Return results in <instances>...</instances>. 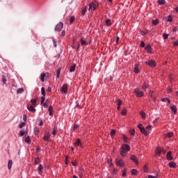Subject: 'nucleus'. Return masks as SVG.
<instances>
[{
  "mask_svg": "<svg viewBox=\"0 0 178 178\" xmlns=\"http://www.w3.org/2000/svg\"><path fill=\"white\" fill-rule=\"evenodd\" d=\"M27 109L28 111L31 112H35V108H34L31 104H28L27 105Z\"/></svg>",
  "mask_w": 178,
  "mask_h": 178,
  "instance_id": "10",
  "label": "nucleus"
},
{
  "mask_svg": "<svg viewBox=\"0 0 178 178\" xmlns=\"http://www.w3.org/2000/svg\"><path fill=\"white\" fill-rule=\"evenodd\" d=\"M89 10H92V3H89Z\"/></svg>",
  "mask_w": 178,
  "mask_h": 178,
  "instance_id": "61",
  "label": "nucleus"
},
{
  "mask_svg": "<svg viewBox=\"0 0 178 178\" xmlns=\"http://www.w3.org/2000/svg\"><path fill=\"white\" fill-rule=\"evenodd\" d=\"M67 159H69V156H66L65 157V165H69V161Z\"/></svg>",
  "mask_w": 178,
  "mask_h": 178,
  "instance_id": "53",
  "label": "nucleus"
},
{
  "mask_svg": "<svg viewBox=\"0 0 178 178\" xmlns=\"http://www.w3.org/2000/svg\"><path fill=\"white\" fill-rule=\"evenodd\" d=\"M140 47H142V48L145 47V43L144 42V41H142V42H140Z\"/></svg>",
  "mask_w": 178,
  "mask_h": 178,
  "instance_id": "57",
  "label": "nucleus"
},
{
  "mask_svg": "<svg viewBox=\"0 0 178 178\" xmlns=\"http://www.w3.org/2000/svg\"><path fill=\"white\" fill-rule=\"evenodd\" d=\"M130 160L133 161V162H134L136 165H138V161L137 160V156H136L135 155H131L130 156Z\"/></svg>",
  "mask_w": 178,
  "mask_h": 178,
  "instance_id": "6",
  "label": "nucleus"
},
{
  "mask_svg": "<svg viewBox=\"0 0 178 178\" xmlns=\"http://www.w3.org/2000/svg\"><path fill=\"white\" fill-rule=\"evenodd\" d=\"M115 134H116V130L111 129V137H113V136H115Z\"/></svg>",
  "mask_w": 178,
  "mask_h": 178,
  "instance_id": "43",
  "label": "nucleus"
},
{
  "mask_svg": "<svg viewBox=\"0 0 178 178\" xmlns=\"http://www.w3.org/2000/svg\"><path fill=\"white\" fill-rule=\"evenodd\" d=\"M122 104H123V102L120 99H118V103H117L118 106H120V105H122Z\"/></svg>",
  "mask_w": 178,
  "mask_h": 178,
  "instance_id": "50",
  "label": "nucleus"
},
{
  "mask_svg": "<svg viewBox=\"0 0 178 178\" xmlns=\"http://www.w3.org/2000/svg\"><path fill=\"white\" fill-rule=\"evenodd\" d=\"M49 137H51V134H49V132L46 133L43 137V140L44 141H48V140H49Z\"/></svg>",
  "mask_w": 178,
  "mask_h": 178,
  "instance_id": "11",
  "label": "nucleus"
},
{
  "mask_svg": "<svg viewBox=\"0 0 178 178\" xmlns=\"http://www.w3.org/2000/svg\"><path fill=\"white\" fill-rule=\"evenodd\" d=\"M149 88V84L147 83H144L142 86V90H144V91H147V88Z\"/></svg>",
  "mask_w": 178,
  "mask_h": 178,
  "instance_id": "16",
  "label": "nucleus"
},
{
  "mask_svg": "<svg viewBox=\"0 0 178 178\" xmlns=\"http://www.w3.org/2000/svg\"><path fill=\"white\" fill-rule=\"evenodd\" d=\"M140 115L143 119H145V113L144 111H140Z\"/></svg>",
  "mask_w": 178,
  "mask_h": 178,
  "instance_id": "42",
  "label": "nucleus"
},
{
  "mask_svg": "<svg viewBox=\"0 0 178 178\" xmlns=\"http://www.w3.org/2000/svg\"><path fill=\"white\" fill-rule=\"evenodd\" d=\"M92 11L95 10L97 9V7L98 6V4L97 3H92Z\"/></svg>",
  "mask_w": 178,
  "mask_h": 178,
  "instance_id": "34",
  "label": "nucleus"
},
{
  "mask_svg": "<svg viewBox=\"0 0 178 178\" xmlns=\"http://www.w3.org/2000/svg\"><path fill=\"white\" fill-rule=\"evenodd\" d=\"M56 131H58V127H54V129H53V132H52V135L53 136H55L56 135Z\"/></svg>",
  "mask_w": 178,
  "mask_h": 178,
  "instance_id": "29",
  "label": "nucleus"
},
{
  "mask_svg": "<svg viewBox=\"0 0 178 178\" xmlns=\"http://www.w3.org/2000/svg\"><path fill=\"white\" fill-rule=\"evenodd\" d=\"M159 5H165L166 1L165 0H158Z\"/></svg>",
  "mask_w": 178,
  "mask_h": 178,
  "instance_id": "30",
  "label": "nucleus"
},
{
  "mask_svg": "<svg viewBox=\"0 0 178 178\" xmlns=\"http://www.w3.org/2000/svg\"><path fill=\"white\" fill-rule=\"evenodd\" d=\"M86 12H87V6H83L81 9V16H84L86 15Z\"/></svg>",
  "mask_w": 178,
  "mask_h": 178,
  "instance_id": "20",
  "label": "nucleus"
},
{
  "mask_svg": "<svg viewBox=\"0 0 178 178\" xmlns=\"http://www.w3.org/2000/svg\"><path fill=\"white\" fill-rule=\"evenodd\" d=\"M145 50L147 51V54H152V47H151L150 44H147L145 47Z\"/></svg>",
  "mask_w": 178,
  "mask_h": 178,
  "instance_id": "5",
  "label": "nucleus"
},
{
  "mask_svg": "<svg viewBox=\"0 0 178 178\" xmlns=\"http://www.w3.org/2000/svg\"><path fill=\"white\" fill-rule=\"evenodd\" d=\"M129 133H130L131 136H134L136 134V130L131 129V130H129Z\"/></svg>",
  "mask_w": 178,
  "mask_h": 178,
  "instance_id": "44",
  "label": "nucleus"
},
{
  "mask_svg": "<svg viewBox=\"0 0 178 178\" xmlns=\"http://www.w3.org/2000/svg\"><path fill=\"white\" fill-rule=\"evenodd\" d=\"M170 108L172 112H173V113H175V115H176V113H177V107H176L175 105L171 106Z\"/></svg>",
  "mask_w": 178,
  "mask_h": 178,
  "instance_id": "12",
  "label": "nucleus"
},
{
  "mask_svg": "<svg viewBox=\"0 0 178 178\" xmlns=\"http://www.w3.org/2000/svg\"><path fill=\"white\" fill-rule=\"evenodd\" d=\"M116 163L118 166H120L121 168H123V166H124V163L123 162V160L117 159Z\"/></svg>",
  "mask_w": 178,
  "mask_h": 178,
  "instance_id": "7",
  "label": "nucleus"
},
{
  "mask_svg": "<svg viewBox=\"0 0 178 178\" xmlns=\"http://www.w3.org/2000/svg\"><path fill=\"white\" fill-rule=\"evenodd\" d=\"M174 45H175V47H177V45H178V40L174 42Z\"/></svg>",
  "mask_w": 178,
  "mask_h": 178,
  "instance_id": "64",
  "label": "nucleus"
},
{
  "mask_svg": "<svg viewBox=\"0 0 178 178\" xmlns=\"http://www.w3.org/2000/svg\"><path fill=\"white\" fill-rule=\"evenodd\" d=\"M22 92H24V88H19V89H17V93L22 94Z\"/></svg>",
  "mask_w": 178,
  "mask_h": 178,
  "instance_id": "33",
  "label": "nucleus"
},
{
  "mask_svg": "<svg viewBox=\"0 0 178 178\" xmlns=\"http://www.w3.org/2000/svg\"><path fill=\"white\" fill-rule=\"evenodd\" d=\"M106 24L107 26H112V22H111V19H108L106 20Z\"/></svg>",
  "mask_w": 178,
  "mask_h": 178,
  "instance_id": "39",
  "label": "nucleus"
},
{
  "mask_svg": "<svg viewBox=\"0 0 178 178\" xmlns=\"http://www.w3.org/2000/svg\"><path fill=\"white\" fill-rule=\"evenodd\" d=\"M40 163V158L37 157L35 159V165H38Z\"/></svg>",
  "mask_w": 178,
  "mask_h": 178,
  "instance_id": "45",
  "label": "nucleus"
},
{
  "mask_svg": "<svg viewBox=\"0 0 178 178\" xmlns=\"http://www.w3.org/2000/svg\"><path fill=\"white\" fill-rule=\"evenodd\" d=\"M60 76V69H58L57 70V74H56L57 79H59Z\"/></svg>",
  "mask_w": 178,
  "mask_h": 178,
  "instance_id": "46",
  "label": "nucleus"
},
{
  "mask_svg": "<svg viewBox=\"0 0 178 178\" xmlns=\"http://www.w3.org/2000/svg\"><path fill=\"white\" fill-rule=\"evenodd\" d=\"M74 70H76V64H74L70 68V73H73V72H74Z\"/></svg>",
  "mask_w": 178,
  "mask_h": 178,
  "instance_id": "24",
  "label": "nucleus"
},
{
  "mask_svg": "<svg viewBox=\"0 0 178 178\" xmlns=\"http://www.w3.org/2000/svg\"><path fill=\"white\" fill-rule=\"evenodd\" d=\"M34 131H35V135L38 136V134L40 133V129H38V127H35L34 129Z\"/></svg>",
  "mask_w": 178,
  "mask_h": 178,
  "instance_id": "37",
  "label": "nucleus"
},
{
  "mask_svg": "<svg viewBox=\"0 0 178 178\" xmlns=\"http://www.w3.org/2000/svg\"><path fill=\"white\" fill-rule=\"evenodd\" d=\"M44 170V166H42V164H40L38 167V173L39 175H42L43 170Z\"/></svg>",
  "mask_w": 178,
  "mask_h": 178,
  "instance_id": "15",
  "label": "nucleus"
},
{
  "mask_svg": "<svg viewBox=\"0 0 178 178\" xmlns=\"http://www.w3.org/2000/svg\"><path fill=\"white\" fill-rule=\"evenodd\" d=\"M53 44L55 48H56V41H55V39H53Z\"/></svg>",
  "mask_w": 178,
  "mask_h": 178,
  "instance_id": "63",
  "label": "nucleus"
},
{
  "mask_svg": "<svg viewBox=\"0 0 178 178\" xmlns=\"http://www.w3.org/2000/svg\"><path fill=\"white\" fill-rule=\"evenodd\" d=\"M75 145H76L77 147L81 145V140H80V139H77L76 142L75 143Z\"/></svg>",
  "mask_w": 178,
  "mask_h": 178,
  "instance_id": "36",
  "label": "nucleus"
},
{
  "mask_svg": "<svg viewBox=\"0 0 178 178\" xmlns=\"http://www.w3.org/2000/svg\"><path fill=\"white\" fill-rule=\"evenodd\" d=\"M81 45H88V43L87 42V41L81 39Z\"/></svg>",
  "mask_w": 178,
  "mask_h": 178,
  "instance_id": "31",
  "label": "nucleus"
},
{
  "mask_svg": "<svg viewBox=\"0 0 178 178\" xmlns=\"http://www.w3.org/2000/svg\"><path fill=\"white\" fill-rule=\"evenodd\" d=\"M24 126H26V122H22L19 124V129H23V127H24Z\"/></svg>",
  "mask_w": 178,
  "mask_h": 178,
  "instance_id": "47",
  "label": "nucleus"
},
{
  "mask_svg": "<svg viewBox=\"0 0 178 178\" xmlns=\"http://www.w3.org/2000/svg\"><path fill=\"white\" fill-rule=\"evenodd\" d=\"M41 92H42V95L43 97H45V95H46V93H45V88L42 87V88H41Z\"/></svg>",
  "mask_w": 178,
  "mask_h": 178,
  "instance_id": "35",
  "label": "nucleus"
},
{
  "mask_svg": "<svg viewBox=\"0 0 178 178\" xmlns=\"http://www.w3.org/2000/svg\"><path fill=\"white\" fill-rule=\"evenodd\" d=\"M121 148L124 149L127 152L128 151H130V146L127 144L123 145Z\"/></svg>",
  "mask_w": 178,
  "mask_h": 178,
  "instance_id": "13",
  "label": "nucleus"
},
{
  "mask_svg": "<svg viewBox=\"0 0 178 178\" xmlns=\"http://www.w3.org/2000/svg\"><path fill=\"white\" fill-rule=\"evenodd\" d=\"M76 17L74 16H71L70 17V24H72L73 22H74Z\"/></svg>",
  "mask_w": 178,
  "mask_h": 178,
  "instance_id": "27",
  "label": "nucleus"
},
{
  "mask_svg": "<svg viewBox=\"0 0 178 178\" xmlns=\"http://www.w3.org/2000/svg\"><path fill=\"white\" fill-rule=\"evenodd\" d=\"M168 166H170V168H175L177 166V165H176V163L171 161L168 163Z\"/></svg>",
  "mask_w": 178,
  "mask_h": 178,
  "instance_id": "22",
  "label": "nucleus"
},
{
  "mask_svg": "<svg viewBox=\"0 0 178 178\" xmlns=\"http://www.w3.org/2000/svg\"><path fill=\"white\" fill-rule=\"evenodd\" d=\"M131 175L134 176H137L138 175V171L136 169H133L131 170Z\"/></svg>",
  "mask_w": 178,
  "mask_h": 178,
  "instance_id": "25",
  "label": "nucleus"
},
{
  "mask_svg": "<svg viewBox=\"0 0 178 178\" xmlns=\"http://www.w3.org/2000/svg\"><path fill=\"white\" fill-rule=\"evenodd\" d=\"M3 84H6V77L4 75H3Z\"/></svg>",
  "mask_w": 178,
  "mask_h": 178,
  "instance_id": "55",
  "label": "nucleus"
},
{
  "mask_svg": "<svg viewBox=\"0 0 178 178\" xmlns=\"http://www.w3.org/2000/svg\"><path fill=\"white\" fill-rule=\"evenodd\" d=\"M167 137H168L169 138H170V137H173V132H169L167 134Z\"/></svg>",
  "mask_w": 178,
  "mask_h": 178,
  "instance_id": "52",
  "label": "nucleus"
},
{
  "mask_svg": "<svg viewBox=\"0 0 178 178\" xmlns=\"http://www.w3.org/2000/svg\"><path fill=\"white\" fill-rule=\"evenodd\" d=\"M152 23L153 26H158V24H159V19H153Z\"/></svg>",
  "mask_w": 178,
  "mask_h": 178,
  "instance_id": "21",
  "label": "nucleus"
},
{
  "mask_svg": "<svg viewBox=\"0 0 178 178\" xmlns=\"http://www.w3.org/2000/svg\"><path fill=\"white\" fill-rule=\"evenodd\" d=\"M167 22H173V17H172V15H168L167 17Z\"/></svg>",
  "mask_w": 178,
  "mask_h": 178,
  "instance_id": "32",
  "label": "nucleus"
},
{
  "mask_svg": "<svg viewBox=\"0 0 178 178\" xmlns=\"http://www.w3.org/2000/svg\"><path fill=\"white\" fill-rule=\"evenodd\" d=\"M25 143H27V144H30V143H31V139L30 138V136H26L25 138Z\"/></svg>",
  "mask_w": 178,
  "mask_h": 178,
  "instance_id": "28",
  "label": "nucleus"
},
{
  "mask_svg": "<svg viewBox=\"0 0 178 178\" xmlns=\"http://www.w3.org/2000/svg\"><path fill=\"white\" fill-rule=\"evenodd\" d=\"M24 134H25L24 131H21L19 132V136H20V137H23V136H24Z\"/></svg>",
  "mask_w": 178,
  "mask_h": 178,
  "instance_id": "54",
  "label": "nucleus"
},
{
  "mask_svg": "<svg viewBox=\"0 0 178 178\" xmlns=\"http://www.w3.org/2000/svg\"><path fill=\"white\" fill-rule=\"evenodd\" d=\"M144 127H143V124H139L138 125V128L140 129V130H141V129H143Z\"/></svg>",
  "mask_w": 178,
  "mask_h": 178,
  "instance_id": "62",
  "label": "nucleus"
},
{
  "mask_svg": "<svg viewBox=\"0 0 178 178\" xmlns=\"http://www.w3.org/2000/svg\"><path fill=\"white\" fill-rule=\"evenodd\" d=\"M123 140L125 143H129V140H127V136L126 135H123Z\"/></svg>",
  "mask_w": 178,
  "mask_h": 178,
  "instance_id": "49",
  "label": "nucleus"
},
{
  "mask_svg": "<svg viewBox=\"0 0 178 178\" xmlns=\"http://www.w3.org/2000/svg\"><path fill=\"white\" fill-rule=\"evenodd\" d=\"M61 92H63L64 94L67 93V83H65L62 88H60Z\"/></svg>",
  "mask_w": 178,
  "mask_h": 178,
  "instance_id": "4",
  "label": "nucleus"
},
{
  "mask_svg": "<svg viewBox=\"0 0 178 178\" xmlns=\"http://www.w3.org/2000/svg\"><path fill=\"white\" fill-rule=\"evenodd\" d=\"M48 111H49V116H53L54 114L52 113V112H53V111H54V107H53L52 106H49Z\"/></svg>",
  "mask_w": 178,
  "mask_h": 178,
  "instance_id": "18",
  "label": "nucleus"
},
{
  "mask_svg": "<svg viewBox=\"0 0 178 178\" xmlns=\"http://www.w3.org/2000/svg\"><path fill=\"white\" fill-rule=\"evenodd\" d=\"M12 164H13L12 160H9L8 163V169L9 170H10V169H12Z\"/></svg>",
  "mask_w": 178,
  "mask_h": 178,
  "instance_id": "26",
  "label": "nucleus"
},
{
  "mask_svg": "<svg viewBox=\"0 0 178 178\" xmlns=\"http://www.w3.org/2000/svg\"><path fill=\"white\" fill-rule=\"evenodd\" d=\"M151 129H152L151 125H147V126L146 127V128H145V129H146L147 131H148V130H151Z\"/></svg>",
  "mask_w": 178,
  "mask_h": 178,
  "instance_id": "56",
  "label": "nucleus"
},
{
  "mask_svg": "<svg viewBox=\"0 0 178 178\" xmlns=\"http://www.w3.org/2000/svg\"><path fill=\"white\" fill-rule=\"evenodd\" d=\"M140 132L144 134V136H148V134H149V131H147V129H145V127L141 128L140 129Z\"/></svg>",
  "mask_w": 178,
  "mask_h": 178,
  "instance_id": "9",
  "label": "nucleus"
},
{
  "mask_svg": "<svg viewBox=\"0 0 178 178\" xmlns=\"http://www.w3.org/2000/svg\"><path fill=\"white\" fill-rule=\"evenodd\" d=\"M143 171L145 173H148V166H147V165L143 166Z\"/></svg>",
  "mask_w": 178,
  "mask_h": 178,
  "instance_id": "40",
  "label": "nucleus"
},
{
  "mask_svg": "<svg viewBox=\"0 0 178 178\" xmlns=\"http://www.w3.org/2000/svg\"><path fill=\"white\" fill-rule=\"evenodd\" d=\"M127 113V109H126V108H124V109L122 111V112H121V115H122V116H124Z\"/></svg>",
  "mask_w": 178,
  "mask_h": 178,
  "instance_id": "38",
  "label": "nucleus"
},
{
  "mask_svg": "<svg viewBox=\"0 0 178 178\" xmlns=\"http://www.w3.org/2000/svg\"><path fill=\"white\" fill-rule=\"evenodd\" d=\"M166 158L168 161H173V156H172V152H168Z\"/></svg>",
  "mask_w": 178,
  "mask_h": 178,
  "instance_id": "8",
  "label": "nucleus"
},
{
  "mask_svg": "<svg viewBox=\"0 0 178 178\" xmlns=\"http://www.w3.org/2000/svg\"><path fill=\"white\" fill-rule=\"evenodd\" d=\"M148 178H158V174L157 173L156 174V177L152 176V175H149Z\"/></svg>",
  "mask_w": 178,
  "mask_h": 178,
  "instance_id": "59",
  "label": "nucleus"
},
{
  "mask_svg": "<svg viewBox=\"0 0 178 178\" xmlns=\"http://www.w3.org/2000/svg\"><path fill=\"white\" fill-rule=\"evenodd\" d=\"M163 37L164 40H168L169 35L166 34V33H163Z\"/></svg>",
  "mask_w": 178,
  "mask_h": 178,
  "instance_id": "51",
  "label": "nucleus"
},
{
  "mask_svg": "<svg viewBox=\"0 0 178 178\" xmlns=\"http://www.w3.org/2000/svg\"><path fill=\"white\" fill-rule=\"evenodd\" d=\"M161 101H162L163 102H166L167 101H169V98L165 97V98L162 99Z\"/></svg>",
  "mask_w": 178,
  "mask_h": 178,
  "instance_id": "58",
  "label": "nucleus"
},
{
  "mask_svg": "<svg viewBox=\"0 0 178 178\" xmlns=\"http://www.w3.org/2000/svg\"><path fill=\"white\" fill-rule=\"evenodd\" d=\"M134 72L136 73V74H138V73H140V69L138 68V64L135 65Z\"/></svg>",
  "mask_w": 178,
  "mask_h": 178,
  "instance_id": "14",
  "label": "nucleus"
},
{
  "mask_svg": "<svg viewBox=\"0 0 178 178\" xmlns=\"http://www.w3.org/2000/svg\"><path fill=\"white\" fill-rule=\"evenodd\" d=\"M162 149H163L162 147L158 146V147H156V155H161V153L162 152Z\"/></svg>",
  "mask_w": 178,
  "mask_h": 178,
  "instance_id": "17",
  "label": "nucleus"
},
{
  "mask_svg": "<svg viewBox=\"0 0 178 178\" xmlns=\"http://www.w3.org/2000/svg\"><path fill=\"white\" fill-rule=\"evenodd\" d=\"M47 76V74L45 73H42L40 74V80L41 81H45V76Z\"/></svg>",
  "mask_w": 178,
  "mask_h": 178,
  "instance_id": "23",
  "label": "nucleus"
},
{
  "mask_svg": "<svg viewBox=\"0 0 178 178\" xmlns=\"http://www.w3.org/2000/svg\"><path fill=\"white\" fill-rule=\"evenodd\" d=\"M122 177H126V169H124L122 172Z\"/></svg>",
  "mask_w": 178,
  "mask_h": 178,
  "instance_id": "60",
  "label": "nucleus"
},
{
  "mask_svg": "<svg viewBox=\"0 0 178 178\" xmlns=\"http://www.w3.org/2000/svg\"><path fill=\"white\" fill-rule=\"evenodd\" d=\"M44 102H45V97L43 96L41 97V101H40L41 105H42V104H44Z\"/></svg>",
  "mask_w": 178,
  "mask_h": 178,
  "instance_id": "48",
  "label": "nucleus"
},
{
  "mask_svg": "<svg viewBox=\"0 0 178 178\" xmlns=\"http://www.w3.org/2000/svg\"><path fill=\"white\" fill-rule=\"evenodd\" d=\"M134 92L136 94V97H141L144 96V92L140 91V90H138V88H136L134 90Z\"/></svg>",
  "mask_w": 178,
  "mask_h": 178,
  "instance_id": "3",
  "label": "nucleus"
},
{
  "mask_svg": "<svg viewBox=\"0 0 178 178\" xmlns=\"http://www.w3.org/2000/svg\"><path fill=\"white\" fill-rule=\"evenodd\" d=\"M120 155L122 156H124L125 155H127V151L124 150V149H122V147H121Z\"/></svg>",
  "mask_w": 178,
  "mask_h": 178,
  "instance_id": "19",
  "label": "nucleus"
},
{
  "mask_svg": "<svg viewBox=\"0 0 178 178\" xmlns=\"http://www.w3.org/2000/svg\"><path fill=\"white\" fill-rule=\"evenodd\" d=\"M145 64L149 66V67H155V66H156V62L154 60L146 61Z\"/></svg>",
  "mask_w": 178,
  "mask_h": 178,
  "instance_id": "1",
  "label": "nucleus"
},
{
  "mask_svg": "<svg viewBox=\"0 0 178 178\" xmlns=\"http://www.w3.org/2000/svg\"><path fill=\"white\" fill-rule=\"evenodd\" d=\"M63 29V24L62 22H59L55 27V31H61Z\"/></svg>",
  "mask_w": 178,
  "mask_h": 178,
  "instance_id": "2",
  "label": "nucleus"
},
{
  "mask_svg": "<svg viewBox=\"0 0 178 178\" xmlns=\"http://www.w3.org/2000/svg\"><path fill=\"white\" fill-rule=\"evenodd\" d=\"M31 102L33 106H35V104H37V99H31Z\"/></svg>",
  "mask_w": 178,
  "mask_h": 178,
  "instance_id": "41",
  "label": "nucleus"
}]
</instances>
